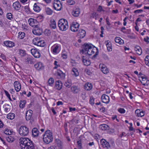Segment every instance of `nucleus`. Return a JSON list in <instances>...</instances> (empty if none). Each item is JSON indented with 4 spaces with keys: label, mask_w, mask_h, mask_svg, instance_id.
I'll list each match as a JSON object with an SVG mask.
<instances>
[{
    "label": "nucleus",
    "mask_w": 149,
    "mask_h": 149,
    "mask_svg": "<svg viewBox=\"0 0 149 149\" xmlns=\"http://www.w3.org/2000/svg\"><path fill=\"white\" fill-rule=\"evenodd\" d=\"M19 145L21 149H38L34 146V144L29 139L21 138L19 140Z\"/></svg>",
    "instance_id": "nucleus-1"
},
{
    "label": "nucleus",
    "mask_w": 149,
    "mask_h": 149,
    "mask_svg": "<svg viewBox=\"0 0 149 149\" xmlns=\"http://www.w3.org/2000/svg\"><path fill=\"white\" fill-rule=\"evenodd\" d=\"M51 131L47 130L45 132L43 135V141L45 143L48 144L51 142L53 140V137Z\"/></svg>",
    "instance_id": "nucleus-2"
},
{
    "label": "nucleus",
    "mask_w": 149,
    "mask_h": 149,
    "mask_svg": "<svg viewBox=\"0 0 149 149\" xmlns=\"http://www.w3.org/2000/svg\"><path fill=\"white\" fill-rule=\"evenodd\" d=\"M58 26L60 29L62 31H66L68 27V22L63 19H61L59 20Z\"/></svg>",
    "instance_id": "nucleus-3"
},
{
    "label": "nucleus",
    "mask_w": 149,
    "mask_h": 149,
    "mask_svg": "<svg viewBox=\"0 0 149 149\" xmlns=\"http://www.w3.org/2000/svg\"><path fill=\"white\" fill-rule=\"evenodd\" d=\"M19 131L20 135L22 136H26L29 133L28 129L25 126H21L19 129Z\"/></svg>",
    "instance_id": "nucleus-4"
},
{
    "label": "nucleus",
    "mask_w": 149,
    "mask_h": 149,
    "mask_svg": "<svg viewBox=\"0 0 149 149\" xmlns=\"http://www.w3.org/2000/svg\"><path fill=\"white\" fill-rule=\"evenodd\" d=\"M53 7L55 10L59 11L61 10L62 5L59 0H54L53 3Z\"/></svg>",
    "instance_id": "nucleus-5"
},
{
    "label": "nucleus",
    "mask_w": 149,
    "mask_h": 149,
    "mask_svg": "<svg viewBox=\"0 0 149 149\" xmlns=\"http://www.w3.org/2000/svg\"><path fill=\"white\" fill-rule=\"evenodd\" d=\"M33 32L35 35L40 36L42 34V30L41 28L38 27V26L34 27L33 30Z\"/></svg>",
    "instance_id": "nucleus-6"
},
{
    "label": "nucleus",
    "mask_w": 149,
    "mask_h": 149,
    "mask_svg": "<svg viewBox=\"0 0 149 149\" xmlns=\"http://www.w3.org/2000/svg\"><path fill=\"white\" fill-rule=\"evenodd\" d=\"M28 22L29 25L33 27H35L36 26H38V23L37 20L32 18L29 19Z\"/></svg>",
    "instance_id": "nucleus-7"
},
{
    "label": "nucleus",
    "mask_w": 149,
    "mask_h": 149,
    "mask_svg": "<svg viewBox=\"0 0 149 149\" xmlns=\"http://www.w3.org/2000/svg\"><path fill=\"white\" fill-rule=\"evenodd\" d=\"M79 24L77 22H73L70 26V30L74 32L77 31L79 27Z\"/></svg>",
    "instance_id": "nucleus-8"
},
{
    "label": "nucleus",
    "mask_w": 149,
    "mask_h": 149,
    "mask_svg": "<svg viewBox=\"0 0 149 149\" xmlns=\"http://www.w3.org/2000/svg\"><path fill=\"white\" fill-rule=\"evenodd\" d=\"M31 52L35 58H39L40 56V52L36 49H31Z\"/></svg>",
    "instance_id": "nucleus-9"
},
{
    "label": "nucleus",
    "mask_w": 149,
    "mask_h": 149,
    "mask_svg": "<svg viewBox=\"0 0 149 149\" xmlns=\"http://www.w3.org/2000/svg\"><path fill=\"white\" fill-rule=\"evenodd\" d=\"M101 145L104 148L109 149L110 148V145L108 142L104 139H102L100 140Z\"/></svg>",
    "instance_id": "nucleus-10"
},
{
    "label": "nucleus",
    "mask_w": 149,
    "mask_h": 149,
    "mask_svg": "<svg viewBox=\"0 0 149 149\" xmlns=\"http://www.w3.org/2000/svg\"><path fill=\"white\" fill-rule=\"evenodd\" d=\"M101 99L103 102L107 104L109 101V96L106 94H103L101 97Z\"/></svg>",
    "instance_id": "nucleus-11"
},
{
    "label": "nucleus",
    "mask_w": 149,
    "mask_h": 149,
    "mask_svg": "<svg viewBox=\"0 0 149 149\" xmlns=\"http://www.w3.org/2000/svg\"><path fill=\"white\" fill-rule=\"evenodd\" d=\"M100 68H101L102 71L104 74H107L109 72V70L105 65L101 64L99 65Z\"/></svg>",
    "instance_id": "nucleus-12"
},
{
    "label": "nucleus",
    "mask_w": 149,
    "mask_h": 149,
    "mask_svg": "<svg viewBox=\"0 0 149 149\" xmlns=\"http://www.w3.org/2000/svg\"><path fill=\"white\" fill-rule=\"evenodd\" d=\"M14 85L15 90L17 92H19L21 88L20 84L17 81H15L14 82Z\"/></svg>",
    "instance_id": "nucleus-13"
},
{
    "label": "nucleus",
    "mask_w": 149,
    "mask_h": 149,
    "mask_svg": "<svg viewBox=\"0 0 149 149\" xmlns=\"http://www.w3.org/2000/svg\"><path fill=\"white\" fill-rule=\"evenodd\" d=\"M62 86V84L61 81L58 80L55 82V88L57 90H61Z\"/></svg>",
    "instance_id": "nucleus-14"
},
{
    "label": "nucleus",
    "mask_w": 149,
    "mask_h": 149,
    "mask_svg": "<svg viewBox=\"0 0 149 149\" xmlns=\"http://www.w3.org/2000/svg\"><path fill=\"white\" fill-rule=\"evenodd\" d=\"M80 13V10L79 8H74L72 12V15L75 17H78Z\"/></svg>",
    "instance_id": "nucleus-15"
},
{
    "label": "nucleus",
    "mask_w": 149,
    "mask_h": 149,
    "mask_svg": "<svg viewBox=\"0 0 149 149\" xmlns=\"http://www.w3.org/2000/svg\"><path fill=\"white\" fill-rule=\"evenodd\" d=\"M56 75L58 79H64L65 76V74L60 70L56 73Z\"/></svg>",
    "instance_id": "nucleus-16"
},
{
    "label": "nucleus",
    "mask_w": 149,
    "mask_h": 149,
    "mask_svg": "<svg viewBox=\"0 0 149 149\" xmlns=\"http://www.w3.org/2000/svg\"><path fill=\"white\" fill-rule=\"evenodd\" d=\"M35 68L38 70H42L44 68V66L43 65L42 63L39 62L34 65Z\"/></svg>",
    "instance_id": "nucleus-17"
},
{
    "label": "nucleus",
    "mask_w": 149,
    "mask_h": 149,
    "mask_svg": "<svg viewBox=\"0 0 149 149\" xmlns=\"http://www.w3.org/2000/svg\"><path fill=\"white\" fill-rule=\"evenodd\" d=\"M4 44L7 47H12L15 46L14 42L10 41H7L4 42Z\"/></svg>",
    "instance_id": "nucleus-18"
},
{
    "label": "nucleus",
    "mask_w": 149,
    "mask_h": 149,
    "mask_svg": "<svg viewBox=\"0 0 149 149\" xmlns=\"http://www.w3.org/2000/svg\"><path fill=\"white\" fill-rule=\"evenodd\" d=\"M32 114V111L31 110L27 111L26 115V118L27 120H29L31 118Z\"/></svg>",
    "instance_id": "nucleus-19"
},
{
    "label": "nucleus",
    "mask_w": 149,
    "mask_h": 149,
    "mask_svg": "<svg viewBox=\"0 0 149 149\" xmlns=\"http://www.w3.org/2000/svg\"><path fill=\"white\" fill-rule=\"evenodd\" d=\"M93 87L92 85L90 83L87 82L84 85V89L87 91L91 90Z\"/></svg>",
    "instance_id": "nucleus-20"
},
{
    "label": "nucleus",
    "mask_w": 149,
    "mask_h": 149,
    "mask_svg": "<svg viewBox=\"0 0 149 149\" xmlns=\"http://www.w3.org/2000/svg\"><path fill=\"white\" fill-rule=\"evenodd\" d=\"M13 6L15 10H18L21 7V5L18 1H16L13 3Z\"/></svg>",
    "instance_id": "nucleus-21"
},
{
    "label": "nucleus",
    "mask_w": 149,
    "mask_h": 149,
    "mask_svg": "<svg viewBox=\"0 0 149 149\" xmlns=\"http://www.w3.org/2000/svg\"><path fill=\"white\" fill-rule=\"evenodd\" d=\"M93 45L91 44L84 43V53L88 51V49H91Z\"/></svg>",
    "instance_id": "nucleus-22"
},
{
    "label": "nucleus",
    "mask_w": 149,
    "mask_h": 149,
    "mask_svg": "<svg viewBox=\"0 0 149 149\" xmlns=\"http://www.w3.org/2000/svg\"><path fill=\"white\" fill-rule=\"evenodd\" d=\"M115 41L116 42L119 43L120 45L123 44L124 43L123 40L118 37H117L115 38Z\"/></svg>",
    "instance_id": "nucleus-23"
},
{
    "label": "nucleus",
    "mask_w": 149,
    "mask_h": 149,
    "mask_svg": "<svg viewBox=\"0 0 149 149\" xmlns=\"http://www.w3.org/2000/svg\"><path fill=\"white\" fill-rule=\"evenodd\" d=\"M32 134L34 136H38L39 134V131L37 128H34L32 130Z\"/></svg>",
    "instance_id": "nucleus-24"
},
{
    "label": "nucleus",
    "mask_w": 149,
    "mask_h": 149,
    "mask_svg": "<svg viewBox=\"0 0 149 149\" xmlns=\"http://www.w3.org/2000/svg\"><path fill=\"white\" fill-rule=\"evenodd\" d=\"M49 25L50 27L53 29H55L56 28V22L54 19L51 20Z\"/></svg>",
    "instance_id": "nucleus-25"
},
{
    "label": "nucleus",
    "mask_w": 149,
    "mask_h": 149,
    "mask_svg": "<svg viewBox=\"0 0 149 149\" xmlns=\"http://www.w3.org/2000/svg\"><path fill=\"white\" fill-rule=\"evenodd\" d=\"M134 49L136 51V53L138 55H140L141 54L142 51L141 47L139 46H137L135 47Z\"/></svg>",
    "instance_id": "nucleus-26"
},
{
    "label": "nucleus",
    "mask_w": 149,
    "mask_h": 149,
    "mask_svg": "<svg viewBox=\"0 0 149 149\" xmlns=\"http://www.w3.org/2000/svg\"><path fill=\"white\" fill-rule=\"evenodd\" d=\"M72 74L76 77L78 76L79 75V73L77 69L75 68H73L72 69Z\"/></svg>",
    "instance_id": "nucleus-27"
},
{
    "label": "nucleus",
    "mask_w": 149,
    "mask_h": 149,
    "mask_svg": "<svg viewBox=\"0 0 149 149\" xmlns=\"http://www.w3.org/2000/svg\"><path fill=\"white\" fill-rule=\"evenodd\" d=\"M71 90V91L74 93H77L79 91V90L78 88L76 86H73L72 87Z\"/></svg>",
    "instance_id": "nucleus-28"
},
{
    "label": "nucleus",
    "mask_w": 149,
    "mask_h": 149,
    "mask_svg": "<svg viewBox=\"0 0 149 149\" xmlns=\"http://www.w3.org/2000/svg\"><path fill=\"white\" fill-rule=\"evenodd\" d=\"M34 10L36 12H39L40 10V7L37 5L36 3H35L33 6Z\"/></svg>",
    "instance_id": "nucleus-29"
},
{
    "label": "nucleus",
    "mask_w": 149,
    "mask_h": 149,
    "mask_svg": "<svg viewBox=\"0 0 149 149\" xmlns=\"http://www.w3.org/2000/svg\"><path fill=\"white\" fill-rule=\"evenodd\" d=\"M15 117V114L14 113H8L7 115V118L9 119L12 120Z\"/></svg>",
    "instance_id": "nucleus-30"
},
{
    "label": "nucleus",
    "mask_w": 149,
    "mask_h": 149,
    "mask_svg": "<svg viewBox=\"0 0 149 149\" xmlns=\"http://www.w3.org/2000/svg\"><path fill=\"white\" fill-rule=\"evenodd\" d=\"M100 127L102 130H105L109 129L108 126L106 124H102L100 125Z\"/></svg>",
    "instance_id": "nucleus-31"
},
{
    "label": "nucleus",
    "mask_w": 149,
    "mask_h": 149,
    "mask_svg": "<svg viewBox=\"0 0 149 149\" xmlns=\"http://www.w3.org/2000/svg\"><path fill=\"white\" fill-rule=\"evenodd\" d=\"M45 43L44 40H39L37 45L41 47H44L45 46Z\"/></svg>",
    "instance_id": "nucleus-32"
},
{
    "label": "nucleus",
    "mask_w": 149,
    "mask_h": 149,
    "mask_svg": "<svg viewBox=\"0 0 149 149\" xmlns=\"http://www.w3.org/2000/svg\"><path fill=\"white\" fill-rule=\"evenodd\" d=\"M59 47V46L58 45H54L52 47V48H53V52L54 54H57L58 52H57V50L58 49Z\"/></svg>",
    "instance_id": "nucleus-33"
},
{
    "label": "nucleus",
    "mask_w": 149,
    "mask_h": 149,
    "mask_svg": "<svg viewBox=\"0 0 149 149\" xmlns=\"http://www.w3.org/2000/svg\"><path fill=\"white\" fill-rule=\"evenodd\" d=\"M72 83L70 80H68L66 81L64 84L65 86L69 88L72 85Z\"/></svg>",
    "instance_id": "nucleus-34"
},
{
    "label": "nucleus",
    "mask_w": 149,
    "mask_h": 149,
    "mask_svg": "<svg viewBox=\"0 0 149 149\" xmlns=\"http://www.w3.org/2000/svg\"><path fill=\"white\" fill-rule=\"evenodd\" d=\"M34 59L30 57H28L26 59V61L28 63H30L31 64H33L34 63Z\"/></svg>",
    "instance_id": "nucleus-35"
},
{
    "label": "nucleus",
    "mask_w": 149,
    "mask_h": 149,
    "mask_svg": "<svg viewBox=\"0 0 149 149\" xmlns=\"http://www.w3.org/2000/svg\"><path fill=\"white\" fill-rule=\"evenodd\" d=\"M107 49L109 51H112V46L111 42H107L106 44Z\"/></svg>",
    "instance_id": "nucleus-36"
},
{
    "label": "nucleus",
    "mask_w": 149,
    "mask_h": 149,
    "mask_svg": "<svg viewBox=\"0 0 149 149\" xmlns=\"http://www.w3.org/2000/svg\"><path fill=\"white\" fill-rule=\"evenodd\" d=\"M97 50V48L94 46H93L91 49H90V50H91V52L89 53V55H91L92 54H94L95 51Z\"/></svg>",
    "instance_id": "nucleus-37"
},
{
    "label": "nucleus",
    "mask_w": 149,
    "mask_h": 149,
    "mask_svg": "<svg viewBox=\"0 0 149 149\" xmlns=\"http://www.w3.org/2000/svg\"><path fill=\"white\" fill-rule=\"evenodd\" d=\"M26 101L25 100H20L19 103V107L20 108H23L25 106Z\"/></svg>",
    "instance_id": "nucleus-38"
},
{
    "label": "nucleus",
    "mask_w": 149,
    "mask_h": 149,
    "mask_svg": "<svg viewBox=\"0 0 149 149\" xmlns=\"http://www.w3.org/2000/svg\"><path fill=\"white\" fill-rule=\"evenodd\" d=\"M5 107L4 110L6 112H8L10 111V106L8 104H6L4 105Z\"/></svg>",
    "instance_id": "nucleus-39"
},
{
    "label": "nucleus",
    "mask_w": 149,
    "mask_h": 149,
    "mask_svg": "<svg viewBox=\"0 0 149 149\" xmlns=\"http://www.w3.org/2000/svg\"><path fill=\"white\" fill-rule=\"evenodd\" d=\"M18 38L20 39H22L24 38L25 34V33L24 32H19L18 33Z\"/></svg>",
    "instance_id": "nucleus-40"
},
{
    "label": "nucleus",
    "mask_w": 149,
    "mask_h": 149,
    "mask_svg": "<svg viewBox=\"0 0 149 149\" xmlns=\"http://www.w3.org/2000/svg\"><path fill=\"white\" fill-rule=\"evenodd\" d=\"M46 13L49 15L52 14L53 13V11L50 8H46Z\"/></svg>",
    "instance_id": "nucleus-41"
},
{
    "label": "nucleus",
    "mask_w": 149,
    "mask_h": 149,
    "mask_svg": "<svg viewBox=\"0 0 149 149\" xmlns=\"http://www.w3.org/2000/svg\"><path fill=\"white\" fill-rule=\"evenodd\" d=\"M7 140L8 141L11 143L14 141V139L11 136H9L7 138Z\"/></svg>",
    "instance_id": "nucleus-42"
},
{
    "label": "nucleus",
    "mask_w": 149,
    "mask_h": 149,
    "mask_svg": "<svg viewBox=\"0 0 149 149\" xmlns=\"http://www.w3.org/2000/svg\"><path fill=\"white\" fill-rule=\"evenodd\" d=\"M145 61L146 64L148 66H149V56H147L145 59Z\"/></svg>",
    "instance_id": "nucleus-43"
},
{
    "label": "nucleus",
    "mask_w": 149,
    "mask_h": 149,
    "mask_svg": "<svg viewBox=\"0 0 149 149\" xmlns=\"http://www.w3.org/2000/svg\"><path fill=\"white\" fill-rule=\"evenodd\" d=\"M56 142L58 145V146L60 148H62V143L61 141L59 140H57Z\"/></svg>",
    "instance_id": "nucleus-44"
},
{
    "label": "nucleus",
    "mask_w": 149,
    "mask_h": 149,
    "mask_svg": "<svg viewBox=\"0 0 149 149\" xmlns=\"http://www.w3.org/2000/svg\"><path fill=\"white\" fill-rule=\"evenodd\" d=\"M54 82V79L52 78H50L48 81V84L50 86H52Z\"/></svg>",
    "instance_id": "nucleus-45"
},
{
    "label": "nucleus",
    "mask_w": 149,
    "mask_h": 149,
    "mask_svg": "<svg viewBox=\"0 0 149 149\" xmlns=\"http://www.w3.org/2000/svg\"><path fill=\"white\" fill-rule=\"evenodd\" d=\"M61 56L63 59H66L67 58V53L65 52H62Z\"/></svg>",
    "instance_id": "nucleus-46"
},
{
    "label": "nucleus",
    "mask_w": 149,
    "mask_h": 149,
    "mask_svg": "<svg viewBox=\"0 0 149 149\" xmlns=\"http://www.w3.org/2000/svg\"><path fill=\"white\" fill-rule=\"evenodd\" d=\"M77 144L78 145V147L79 149H81L82 148V144H81V140H79V141H77Z\"/></svg>",
    "instance_id": "nucleus-47"
},
{
    "label": "nucleus",
    "mask_w": 149,
    "mask_h": 149,
    "mask_svg": "<svg viewBox=\"0 0 149 149\" xmlns=\"http://www.w3.org/2000/svg\"><path fill=\"white\" fill-rule=\"evenodd\" d=\"M39 40L37 38H35L33 40V43L34 45H37Z\"/></svg>",
    "instance_id": "nucleus-48"
},
{
    "label": "nucleus",
    "mask_w": 149,
    "mask_h": 149,
    "mask_svg": "<svg viewBox=\"0 0 149 149\" xmlns=\"http://www.w3.org/2000/svg\"><path fill=\"white\" fill-rule=\"evenodd\" d=\"M91 64V62L89 59H86L85 62H84V65L88 66L89 65Z\"/></svg>",
    "instance_id": "nucleus-49"
},
{
    "label": "nucleus",
    "mask_w": 149,
    "mask_h": 149,
    "mask_svg": "<svg viewBox=\"0 0 149 149\" xmlns=\"http://www.w3.org/2000/svg\"><path fill=\"white\" fill-rule=\"evenodd\" d=\"M9 130L8 129H6L5 131L4 132V133L5 134L7 135H10L12 133V132H11V130H10L9 131Z\"/></svg>",
    "instance_id": "nucleus-50"
},
{
    "label": "nucleus",
    "mask_w": 149,
    "mask_h": 149,
    "mask_svg": "<svg viewBox=\"0 0 149 149\" xmlns=\"http://www.w3.org/2000/svg\"><path fill=\"white\" fill-rule=\"evenodd\" d=\"M19 54L21 56H24L25 54V51L22 49H19Z\"/></svg>",
    "instance_id": "nucleus-51"
},
{
    "label": "nucleus",
    "mask_w": 149,
    "mask_h": 149,
    "mask_svg": "<svg viewBox=\"0 0 149 149\" xmlns=\"http://www.w3.org/2000/svg\"><path fill=\"white\" fill-rule=\"evenodd\" d=\"M7 17L9 19H11L13 18L12 15L11 13H8L7 15Z\"/></svg>",
    "instance_id": "nucleus-52"
},
{
    "label": "nucleus",
    "mask_w": 149,
    "mask_h": 149,
    "mask_svg": "<svg viewBox=\"0 0 149 149\" xmlns=\"http://www.w3.org/2000/svg\"><path fill=\"white\" fill-rule=\"evenodd\" d=\"M94 99L93 97H91L89 100L90 104L92 105H93L94 104Z\"/></svg>",
    "instance_id": "nucleus-53"
},
{
    "label": "nucleus",
    "mask_w": 149,
    "mask_h": 149,
    "mask_svg": "<svg viewBox=\"0 0 149 149\" xmlns=\"http://www.w3.org/2000/svg\"><path fill=\"white\" fill-rule=\"evenodd\" d=\"M118 111L121 113H124L125 112V110L123 108H120L118 109Z\"/></svg>",
    "instance_id": "nucleus-54"
},
{
    "label": "nucleus",
    "mask_w": 149,
    "mask_h": 149,
    "mask_svg": "<svg viewBox=\"0 0 149 149\" xmlns=\"http://www.w3.org/2000/svg\"><path fill=\"white\" fill-rule=\"evenodd\" d=\"M67 2L70 5H72L75 3L74 1L72 0H68L67 1Z\"/></svg>",
    "instance_id": "nucleus-55"
},
{
    "label": "nucleus",
    "mask_w": 149,
    "mask_h": 149,
    "mask_svg": "<svg viewBox=\"0 0 149 149\" xmlns=\"http://www.w3.org/2000/svg\"><path fill=\"white\" fill-rule=\"evenodd\" d=\"M57 63L58 62L57 61H54V64L56 66L54 68V69H56L58 67L60 66V65L59 64H57Z\"/></svg>",
    "instance_id": "nucleus-56"
},
{
    "label": "nucleus",
    "mask_w": 149,
    "mask_h": 149,
    "mask_svg": "<svg viewBox=\"0 0 149 149\" xmlns=\"http://www.w3.org/2000/svg\"><path fill=\"white\" fill-rule=\"evenodd\" d=\"M85 71L86 72L87 74L88 75H90L92 74V72L91 71L88 69H86Z\"/></svg>",
    "instance_id": "nucleus-57"
},
{
    "label": "nucleus",
    "mask_w": 149,
    "mask_h": 149,
    "mask_svg": "<svg viewBox=\"0 0 149 149\" xmlns=\"http://www.w3.org/2000/svg\"><path fill=\"white\" fill-rule=\"evenodd\" d=\"M141 111L139 109H136L135 111V113L136 114V115L138 116V115L140 114Z\"/></svg>",
    "instance_id": "nucleus-58"
},
{
    "label": "nucleus",
    "mask_w": 149,
    "mask_h": 149,
    "mask_svg": "<svg viewBox=\"0 0 149 149\" xmlns=\"http://www.w3.org/2000/svg\"><path fill=\"white\" fill-rule=\"evenodd\" d=\"M97 11L98 12H101L102 11H104L103 10L102 6H99L98 8L97 9Z\"/></svg>",
    "instance_id": "nucleus-59"
},
{
    "label": "nucleus",
    "mask_w": 149,
    "mask_h": 149,
    "mask_svg": "<svg viewBox=\"0 0 149 149\" xmlns=\"http://www.w3.org/2000/svg\"><path fill=\"white\" fill-rule=\"evenodd\" d=\"M141 83L143 85L146 86V85H148V84L149 83V81L147 79V80H146L145 82H141Z\"/></svg>",
    "instance_id": "nucleus-60"
},
{
    "label": "nucleus",
    "mask_w": 149,
    "mask_h": 149,
    "mask_svg": "<svg viewBox=\"0 0 149 149\" xmlns=\"http://www.w3.org/2000/svg\"><path fill=\"white\" fill-rule=\"evenodd\" d=\"M141 78L142 79V81H141L140 79H139V80L141 81V82H145L147 79L146 78L143 77V76H141Z\"/></svg>",
    "instance_id": "nucleus-61"
},
{
    "label": "nucleus",
    "mask_w": 149,
    "mask_h": 149,
    "mask_svg": "<svg viewBox=\"0 0 149 149\" xmlns=\"http://www.w3.org/2000/svg\"><path fill=\"white\" fill-rule=\"evenodd\" d=\"M143 11V10H142L139 9V10H135L134 11V13H139L142 12Z\"/></svg>",
    "instance_id": "nucleus-62"
},
{
    "label": "nucleus",
    "mask_w": 149,
    "mask_h": 149,
    "mask_svg": "<svg viewBox=\"0 0 149 149\" xmlns=\"http://www.w3.org/2000/svg\"><path fill=\"white\" fill-rule=\"evenodd\" d=\"M144 112L141 111V112L140 113L139 115H138V117H142L144 115Z\"/></svg>",
    "instance_id": "nucleus-63"
},
{
    "label": "nucleus",
    "mask_w": 149,
    "mask_h": 149,
    "mask_svg": "<svg viewBox=\"0 0 149 149\" xmlns=\"http://www.w3.org/2000/svg\"><path fill=\"white\" fill-rule=\"evenodd\" d=\"M149 39V38L148 36L146 37V38H144V40L147 43H148L149 41L148 40Z\"/></svg>",
    "instance_id": "nucleus-64"
}]
</instances>
